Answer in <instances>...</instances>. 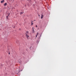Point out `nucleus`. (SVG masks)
<instances>
[{"instance_id":"obj_4","label":"nucleus","mask_w":76,"mask_h":76,"mask_svg":"<svg viewBox=\"0 0 76 76\" xmlns=\"http://www.w3.org/2000/svg\"><path fill=\"white\" fill-rule=\"evenodd\" d=\"M7 3H5L4 4V6H6L7 5Z\"/></svg>"},{"instance_id":"obj_2","label":"nucleus","mask_w":76,"mask_h":76,"mask_svg":"<svg viewBox=\"0 0 76 76\" xmlns=\"http://www.w3.org/2000/svg\"><path fill=\"white\" fill-rule=\"evenodd\" d=\"M43 17H44V15H41V18L42 19Z\"/></svg>"},{"instance_id":"obj_12","label":"nucleus","mask_w":76,"mask_h":76,"mask_svg":"<svg viewBox=\"0 0 76 76\" xmlns=\"http://www.w3.org/2000/svg\"><path fill=\"white\" fill-rule=\"evenodd\" d=\"M38 34H39L38 33H37V35H38Z\"/></svg>"},{"instance_id":"obj_17","label":"nucleus","mask_w":76,"mask_h":76,"mask_svg":"<svg viewBox=\"0 0 76 76\" xmlns=\"http://www.w3.org/2000/svg\"><path fill=\"white\" fill-rule=\"evenodd\" d=\"M15 26H14V28H15Z\"/></svg>"},{"instance_id":"obj_8","label":"nucleus","mask_w":76,"mask_h":76,"mask_svg":"<svg viewBox=\"0 0 76 76\" xmlns=\"http://www.w3.org/2000/svg\"><path fill=\"white\" fill-rule=\"evenodd\" d=\"M33 23H31V25H33Z\"/></svg>"},{"instance_id":"obj_14","label":"nucleus","mask_w":76,"mask_h":76,"mask_svg":"<svg viewBox=\"0 0 76 76\" xmlns=\"http://www.w3.org/2000/svg\"><path fill=\"white\" fill-rule=\"evenodd\" d=\"M37 35L36 36V37H37Z\"/></svg>"},{"instance_id":"obj_7","label":"nucleus","mask_w":76,"mask_h":76,"mask_svg":"<svg viewBox=\"0 0 76 76\" xmlns=\"http://www.w3.org/2000/svg\"><path fill=\"white\" fill-rule=\"evenodd\" d=\"M10 14V13H9L8 14V16H9Z\"/></svg>"},{"instance_id":"obj_18","label":"nucleus","mask_w":76,"mask_h":76,"mask_svg":"<svg viewBox=\"0 0 76 76\" xmlns=\"http://www.w3.org/2000/svg\"><path fill=\"white\" fill-rule=\"evenodd\" d=\"M10 54V53H9V54Z\"/></svg>"},{"instance_id":"obj_13","label":"nucleus","mask_w":76,"mask_h":76,"mask_svg":"<svg viewBox=\"0 0 76 76\" xmlns=\"http://www.w3.org/2000/svg\"><path fill=\"white\" fill-rule=\"evenodd\" d=\"M33 23V21H31V23Z\"/></svg>"},{"instance_id":"obj_1","label":"nucleus","mask_w":76,"mask_h":76,"mask_svg":"<svg viewBox=\"0 0 76 76\" xmlns=\"http://www.w3.org/2000/svg\"><path fill=\"white\" fill-rule=\"evenodd\" d=\"M26 33H27L26 34V37L27 39H28L29 37V36L28 35V31H27Z\"/></svg>"},{"instance_id":"obj_10","label":"nucleus","mask_w":76,"mask_h":76,"mask_svg":"<svg viewBox=\"0 0 76 76\" xmlns=\"http://www.w3.org/2000/svg\"><path fill=\"white\" fill-rule=\"evenodd\" d=\"M32 29H33V30H34V28H33V27L32 28Z\"/></svg>"},{"instance_id":"obj_11","label":"nucleus","mask_w":76,"mask_h":76,"mask_svg":"<svg viewBox=\"0 0 76 76\" xmlns=\"http://www.w3.org/2000/svg\"><path fill=\"white\" fill-rule=\"evenodd\" d=\"M36 27H37V25L36 26Z\"/></svg>"},{"instance_id":"obj_6","label":"nucleus","mask_w":76,"mask_h":76,"mask_svg":"<svg viewBox=\"0 0 76 76\" xmlns=\"http://www.w3.org/2000/svg\"><path fill=\"white\" fill-rule=\"evenodd\" d=\"M8 16H7L6 17V18H7V19L8 18Z\"/></svg>"},{"instance_id":"obj_15","label":"nucleus","mask_w":76,"mask_h":76,"mask_svg":"<svg viewBox=\"0 0 76 76\" xmlns=\"http://www.w3.org/2000/svg\"><path fill=\"white\" fill-rule=\"evenodd\" d=\"M21 30V29H19V30Z\"/></svg>"},{"instance_id":"obj_9","label":"nucleus","mask_w":76,"mask_h":76,"mask_svg":"<svg viewBox=\"0 0 76 76\" xmlns=\"http://www.w3.org/2000/svg\"><path fill=\"white\" fill-rule=\"evenodd\" d=\"M23 13H22V12H20V14H23Z\"/></svg>"},{"instance_id":"obj_16","label":"nucleus","mask_w":76,"mask_h":76,"mask_svg":"<svg viewBox=\"0 0 76 76\" xmlns=\"http://www.w3.org/2000/svg\"><path fill=\"white\" fill-rule=\"evenodd\" d=\"M39 17L40 16V15H39Z\"/></svg>"},{"instance_id":"obj_5","label":"nucleus","mask_w":76,"mask_h":76,"mask_svg":"<svg viewBox=\"0 0 76 76\" xmlns=\"http://www.w3.org/2000/svg\"><path fill=\"white\" fill-rule=\"evenodd\" d=\"M33 31V33H34V29H33L32 30Z\"/></svg>"},{"instance_id":"obj_3","label":"nucleus","mask_w":76,"mask_h":76,"mask_svg":"<svg viewBox=\"0 0 76 76\" xmlns=\"http://www.w3.org/2000/svg\"><path fill=\"white\" fill-rule=\"evenodd\" d=\"M4 0H3V1H1V3H3L4 2Z\"/></svg>"}]
</instances>
